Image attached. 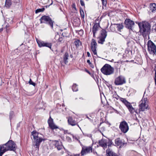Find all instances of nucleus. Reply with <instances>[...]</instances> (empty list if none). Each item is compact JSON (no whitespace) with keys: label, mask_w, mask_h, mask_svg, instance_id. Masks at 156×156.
Here are the masks:
<instances>
[{"label":"nucleus","mask_w":156,"mask_h":156,"mask_svg":"<svg viewBox=\"0 0 156 156\" xmlns=\"http://www.w3.org/2000/svg\"><path fill=\"white\" fill-rule=\"evenodd\" d=\"M16 145L12 140L9 141L6 144L0 145V156L8 151H14L16 150Z\"/></svg>","instance_id":"1"},{"label":"nucleus","mask_w":156,"mask_h":156,"mask_svg":"<svg viewBox=\"0 0 156 156\" xmlns=\"http://www.w3.org/2000/svg\"><path fill=\"white\" fill-rule=\"evenodd\" d=\"M138 25L140 28L139 31L143 36H145L150 31L151 26L148 22L142 21L139 23Z\"/></svg>","instance_id":"2"},{"label":"nucleus","mask_w":156,"mask_h":156,"mask_svg":"<svg viewBox=\"0 0 156 156\" xmlns=\"http://www.w3.org/2000/svg\"><path fill=\"white\" fill-rule=\"evenodd\" d=\"M101 72L104 74L106 75H110L113 74L114 71V69L108 64H105L101 69Z\"/></svg>","instance_id":"3"},{"label":"nucleus","mask_w":156,"mask_h":156,"mask_svg":"<svg viewBox=\"0 0 156 156\" xmlns=\"http://www.w3.org/2000/svg\"><path fill=\"white\" fill-rule=\"evenodd\" d=\"M112 141L108 138H103L99 141V145L105 149L107 148V146L110 147L112 145Z\"/></svg>","instance_id":"4"},{"label":"nucleus","mask_w":156,"mask_h":156,"mask_svg":"<svg viewBox=\"0 0 156 156\" xmlns=\"http://www.w3.org/2000/svg\"><path fill=\"white\" fill-rule=\"evenodd\" d=\"M140 111H144L148 108V103L147 98H143L140 101L139 104Z\"/></svg>","instance_id":"5"},{"label":"nucleus","mask_w":156,"mask_h":156,"mask_svg":"<svg viewBox=\"0 0 156 156\" xmlns=\"http://www.w3.org/2000/svg\"><path fill=\"white\" fill-rule=\"evenodd\" d=\"M41 23H46L48 24L52 28H53V21L49 16H44L41 17L40 19Z\"/></svg>","instance_id":"6"},{"label":"nucleus","mask_w":156,"mask_h":156,"mask_svg":"<svg viewBox=\"0 0 156 156\" xmlns=\"http://www.w3.org/2000/svg\"><path fill=\"white\" fill-rule=\"evenodd\" d=\"M147 50L151 54H155L156 52V46L151 40H149L147 43Z\"/></svg>","instance_id":"7"},{"label":"nucleus","mask_w":156,"mask_h":156,"mask_svg":"<svg viewBox=\"0 0 156 156\" xmlns=\"http://www.w3.org/2000/svg\"><path fill=\"white\" fill-rule=\"evenodd\" d=\"M107 32L105 30H102L99 36L97 37L98 43L103 44L105 41V39L107 36Z\"/></svg>","instance_id":"8"},{"label":"nucleus","mask_w":156,"mask_h":156,"mask_svg":"<svg viewBox=\"0 0 156 156\" xmlns=\"http://www.w3.org/2000/svg\"><path fill=\"white\" fill-rule=\"evenodd\" d=\"M126 83V80L123 76H120L116 78L115 80L114 83L115 85H119Z\"/></svg>","instance_id":"9"},{"label":"nucleus","mask_w":156,"mask_h":156,"mask_svg":"<svg viewBox=\"0 0 156 156\" xmlns=\"http://www.w3.org/2000/svg\"><path fill=\"white\" fill-rule=\"evenodd\" d=\"M93 148L92 146H84L82 147L81 152L82 155H84L86 154L91 153L92 151Z\"/></svg>","instance_id":"10"},{"label":"nucleus","mask_w":156,"mask_h":156,"mask_svg":"<svg viewBox=\"0 0 156 156\" xmlns=\"http://www.w3.org/2000/svg\"><path fill=\"white\" fill-rule=\"evenodd\" d=\"M90 47L94 55H97L96 48L97 44L95 39H92L90 43Z\"/></svg>","instance_id":"11"},{"label":"nucleus","mask_w":156,"mask_h":156,"mask_svg":"<svg viewBox=\"0 0 156 156\" xmlns=\"http://www.w3.org/2000/svg\"><path fill=\"white\" fill-rule=\"evenodd\" d=\"M119 128L121 131L124 133L127 132V122L125 121L121 122L119 125Z\"/></svg>","instance_id":"12"},{"label":"nucleus","mask_w":156,"mask_h":156,"mask_svg":"<svg viewBox=\"0 0 156 156\" xmlns=\"http://www.w3.org/2000/svg\"><path fill=\"white\" fill-rule=\"evenodd\" d=\"M100 27V26L99 23H94L92 29V32L94 37H96V34L98 30Z\"/></svg>","instance_id":"13"},{"label":"nucleus","mask_w":156,"mask_h":156,"mask_svg":"<svg viewBox=\"0 0 156 156\" xmlns=\"http://www.w3.org/2000/svg\"><path fill=\"white\" fill-rule=\"evenodd\" d=\"M134 25V23L133 21L130 19H127V28L129 29L130 33L131 31L133 32L132 28Z\"/></svg>","instance_id":"14"},{"label":"nucleus","mask_w":156,"mask_h":156,"mask_svg":"<svg viewBox=\"0 0 156 156\" xmlns=\"http://www.w3.org/2000/svg\"><path fill=\"white\" fill-rule=\"evenodd\" d=\"M106 152V156H117V154L110 149H107Z\"/></svg>","instance_id":"15"},{"label":"nucleus","mask_w":156,"mask_h":156,"mask_svg":"<svg viewBox=\"0 0 156 156\" xmlns=\"http://www.w3.org/2000/svg\"><path fill=\"white\" fill-rule=\"evenodd\" d=\"M68 121L69 124L72 126H74L77 124L76 122L74 120H73L71 117H69Z\"/></svg>","instance_id":"16"},{"label":"nucleus","mask_w":156,"mask_h":156,"mask_svg":"<svg viewBox=\"0 0 156 156\" xmlns=\"http://www.w3.org/2000/svg\"><path fill=\"white\" fill-rule=\"evenodd\" d=\"M124 142V141H123L122 140L119 138L116 139L115 140V144L118 146H122V145H123Z\"/></svg>","instance_id":"17"},{"label":"nucleus","mask_w":156,"mask_h":156,"mask_svg":"<svg viewBox=\"0 0 156 156\" xmlns=\"http://www.w3.org/2000/svg\"><path fill=\"white\" fill-rule=\"evenodd\" d=\"M55 39L58 42H59L60 43H62L63 42V38L62 37H60L59 35L58 34L56 35Z\"/></svg>","instance_id":"18"},{"label":"nucleus","mask_w":156,"mask_h":156,"mask_svg":"<svg viewBox=\"0 0 156 156\" xmlns=\"http://www.w3.org/2000/svg\"><path fill=\"white\" fill-rule=\"evenodd\" d=\"M150 9L152 12H155L156 11V4L155 3L151 4L150 6Z\"/></svg>","instance_id":"19"},{"label":"nucleus","mask_w":156,"mask_h":156,"mask_svg":"<svg viewBox=\"0 0 156 156\" xmlns=\"http://www.w3.org/2000/svg\"><path fill=\"white\" fill-rule=\"evenodd\" d=\"M32 135L33 136L34 140L39 138V137L38 136V133L35 131H34L31 133Z\"/></svg>","instance_id":"20"},{"label":"nucleus","mask_w":156,"mask_h":156,"mask_svg":"<svg viewBox=\"0 0 156 156\" xmlns=\"http://www.w3.org/2000/svg\"><path fill=\"white\" fill-rule=\"evenodd\" d=\"M69 55L67 52L65 53L63 57L64 61L65 63L66 64L68 62V57H69Z\"/></svg>","instance_id":"21"},{"label":"nucleus","mask_w":156,"mask_h":156,"mask_svg":"<svg viewBox=\"0 0 156 156\" xmlns=\"http://www.w3.org/2000/svg\"><path fill=\"white\" fill-rule=\"evenodd\" d=\"M74 44L76 46V48H78L82 45L81 41L79 40H75L74 42Z\"/></svg>","instance_id":"22"},{"label":"nucleus","mask_w":156,"mask_h":156,"mask_svg":"<svg viewBox=\"0 0 156 156\" xmlns=\"http://www.w3.org/2000/svg\"><path fill=\"white\" fill-rule=\"evenodd\" d=\"M36 40L39 47H44L45 42L39 40L37 38H36Z\"/></svg>","instance_id":"23"},{"label":"nucleus","mask_w":156,"mask_h":156,"mask_svg":"<svg viewBox=\"0 0 156 156\" xmlns=\"http://www.w3.org/2000/svg\"><path fill=\"white\" fill-rule=\"evenodd\" d=\"M56 147L58 150H60L63 148V146L61 144H59L58 142H57L55 144Z\"/></svg>","instance_id":"24"},{"label":"nucleus","mask_w":156,"mask_h":156,"mask_svg":"<svg viewBox=\"0 0 156 156\" xmlns=\"http://www.w3.org/2000/svg\"><path fill=\"white\" fill-rule=\"evenodd\" d=\"M12 4L11 0H6L5 6L7 8H9Z\"/></svg>","instance_id":"25"},{"label":"nucleus","mask_w":156,"mask_h":156,"mask_svg":"<svg viewBox=\"0 0 156 156\" xmlns=\"http://www.w3.org/2000/svg\"><path fill=\"white\" fill-rule=\"evenodd\" d=\"M34 140V141L35 142H37V143L39 145H40V143L42 140H43L42 138H39L35 139Z\"/></svg>","instance_id":"26"},{"label":"nucleus","mask_w":156,"mask_h":156,"mask_svg":"<svg viewBox=\"0 0 156 156\" xmlns=\"http://www.w3.org/2000/svg\"><path fill=\"white\" fill-rule=\"evenodd\" d=\"M116 27L118 30L120 31V30L123 29V26L122 24H117L116 25Z\"/></svg>","instance_id":"27"},{"label":"nucleus","mask_w":156,"mask_h":156,"mask_svg":"<svg viewBox=\"0 0 156 156\" xmlns=\"http://www.w3.org/2000/svg\"><path fill=\"white\" fill-rule=\"evenodd\" d=\"M49 126L50 128L52 129L58 128V127L56 126L53 123L49 125Z\"/></svg>","instance_id":"28"},{"label":"nucleus","mask_w":156,"mask_h":156,"mask_svg":"<svg viewBox=\"0 0 156 156\" xmlns=\"http://www.w3.org/2000/svg\"><path fill=\"white\" fill-rule=\"evenodd\" d=\"M77 85L76 84H74L72 87V89L73 91H78V88L77 87Z\"/></svg>","instance_id":"29"},{"label":"nucleus","mask_w":156,"mask_h":156,"mask_svg":"<svg viewBox=\"0 0 156 156\" xmlns=\"http://www.w3.org/2000/svg\"><path fill=\"white\" fill-rule=\"evenodd\" d=\"M52 44L51 43L45 42L44 47H46L49 48L50 49L51 48Z\"/></svg>","instance_id":"30"},{"label":"nucleus","mask_w":156,"mask_h":156,"mask_svg":"<svg viewBox=\"0 0 156 156\" xmlns=\"http://www.w3.org/2000/svg\"><path fill=\"white\" fill-rule=\"evenodd\" d=\"M33 146L35 148L37 149L38 151L39 150L40 145H39L37 143V142H35L34 141Z\"/></svg>","instance_id":"31"},{"label":"nucleus","mask_w":156,"mask_h":156,"mask_svg":"<svg viewBox=\"0 0 156 156\" xmlns=\"http://www.w3.org/2000/svg\"><path fill=\"white\" fill-rule=\"evenodd\" d=\"M44 9H45L44 8L41 9H38L36 10L35 13H37L40 12H42L44 10Z\"/></svg>","instance_id":"32"},{"label":"nucleus","mask_w":156,"mask_h":156,"mask_svg":"<svg viewBox=\"0 0 156 156\" xmlns=\"http://www.w3.org/2000/svg\"><path fill=\"white\" fill-rule=\"evenodd\" d=\"M120 101L122 102L127 106V101L124 98H120Z\"/></svg>","instance_id":"33"},{"label":"nucleus","mask_w":156,"mask_h":156,"mask_svg":"<svg viewBox=\"0 0 156 156\" xmlns=\"http://www.w3.org/2000/svg\"><path fill=\"white\" fill-rule=\"evenodd\" d=\"M149 89L148 88H147L146 89L144 92V97L145 95L147 96L148 95V94L149 93Z\"/></svg>","instance_id":"34"},{"label":"nucleus","mask_w":156,"mask_h":156,"mask_svg":"<svg viewBox=\"0 0 156 156\" xmlns=\"http://www.w3.org/2000/svg\"><path fill=\"white\" fill-rule=\"evenodd\" d=\"M48 122L49 125L51 124V123H53V119L52 118H51L50 116V117L48 121Z\"/></svg>","instance_id":"35"},{"label":"nucleus","mask_w":156,"mask_h":156,"mask_svg":"<svg viewBox=\"0 0 156 156\" xmlns=\"http://www.w3.org/2000/svg\"><path fill=\"white\" fill-rule=\"evenodd\" d=\"M29 83L30 85H32L34 86H35L36 85V83L33 82L31 80V79H30L29 81Z\"/></svg>","instance_id":"36"},{"label":"nucleus","mask_w":156,"mask_h":156,"mask_svg":"<svg viewBox=\"0 0 156 156\" xmlns=\"http://www.w3.org/2000/svg\"><path fill=\"white\" fill-rule=\"evenodd\" d=\"M14 116V112L12 111L10 112L9 114V118L11 120Z\"/></svg>","instance_id":"37"},{"label":"nucleus","mask_w":156,"mask_h":156,"mask_svg":"<svg viewBox=\"0 0 156 156\" xmlns=\"http://www.w3.org/2000/svg\"><path fill=\"white\" fill-rule=\"evenodd\" d=\"M128 110L131 113H133L134 112H135V110L133 108H130V109L129 108V109H128Z\"/></svg>","instance_id":"38"},{"label":"nucleus","mask_w":156,"mask_h":156,"mask_svg":"<svg viewBox=\"0 0 156 156\" xmlns=\"http://www.w3.org/2000/svg\"><path fill=\"white\" fill-rule=\"evenodd\" d=\"M133 108V107L131 105V104L129 102L127 101V108L128 109H129V108L130 109V108Z\"/></svg>","instance_id":"39"},{"label":"nucleus","mask_w":156,"mask_h":156,"mask_svg":"<svg viewBox=\"0 0 156 156\" xmlns=\"http://www.w3.org/2000/svg\"><path fill=\"white\" fill-rule=\"evenodd\" d=\"M80 13L82 18H84V14L83 10H80Z\"/></svg>","instance_id":"40"},{"label":"nucleus","mask_w":156,"mask_h":156,"mask_svg":"<svg viewBox=\"0 0 156 156\" xmlns=\"http://www.w3.org/2000/svg\"><path fill=\"white\" fill-rule=\"evenodd\" d=\"M102 4L103 5L105 6L107 4V2L106 0H101Z\"/></svg>","instance_id":"41"},{"label":"nucleus","mask_w":156,"mask_h":156,"mask_svg":"<svg viewBox=\"0 0 156 156\" xmlns=\"http://www.w3.org/2000/svg\"><path fill=\"white\" fill-rule=\"evenodd\" d=\"M72 7L73 8H74L75 10H76V4L75 3H73L72 5Z\"/></svg>","instance_id":"42"},{"label":"nucleus","mask_w":156,"mask_h":156,"mask_svg":"<svg viewBox=\"0 0 156 156\" xmlns=\"http://www.w3.org/2000/svg\"><path fill=\"white\" fill-rule=\"evenodd\" d=\"M80 4L82 6H84L85 4L83 1L82 0H80Z\"/></svg>","instance_id":"43"},{"label":"nucleus","mask_w":156,"mask_h":156,"mask_svg":"<svg viewBox=\"0 0 156 156\" xmlns=\"http://www.w3.org/2000/svg\"><path fill=\"white\" fill-rule=\"evenodd\" d=\"M48 0H41V1H42V2L44 4L47 3L48 2Z\"/></svg>","instance_id":"44"},{"label":"nucleus","mask_w":156,"mask_h":156,"mask_svg":"<svg viewBox=\"0 0 156 156\" xmlns=\"http://www.w3.org/2000/svg\"><path fill=\"white\" fill-rule=\"evenodd\" d=\"M154 80L155 82V84L156 85V70L155 71V73L154 74Z\"/></svg>","instance_id":"45"},{"label":"nucleus","mask_w":156,"mask_h":156,"mask_svg":"<svg viewBox=\"0 0 156 156\" xmlns=\"http://www.w3.org/2000/svg\"><path fill=\"white\" fill-rule=\"evenodd\" d=\"M73 138L74 139H75V140H78L77 138L76 137V136H74L73 135H72Z\"/></svg>","instance_id":"46"},{"label":"nucleus","mask_w":156,"mask_h":156,"mask_svg":"<svg viewBox=\"0 0 156 156\" xmlns=\"http://www.w3.org/2000/svg\"><path fill=\"white\" fill-rule=\"evenodd\" d=\"M114 26V25H111L110 27V29L112 30V31H114V30H112V27H113V26Z\"/></svg>","instance_id":"47"},{"label":"nucleus","mask_w":156,"mask_h":156,"mask_svg":"<svg viewBox=\"0 0 156 156\" xmlns=\"http://www.w3.org/2000/svg\"><path fill=\"white\" fill-rule=\"evenodd\" d=\"M87 55L88 57H90V53L89 52H87Z\"/></svg>","instance_id":"48"},{"label":"nucleus","mask_w":156,"mask_h":156,"mask_svg":"<svg viewBox=\"0 0 156 156\" xmlns=\"http://www.w3.org/2000/svg\"><path fill=\"white\" fill-rule=\"evenodd\" d=\"M90 66L92 68H94V66L93 65V64L91 63V64H89Z\"/></svg>","instance_id":"49"},{"label":"nucleus","mask_w":156,"mask_h":156,"mask_svg":"<svg viewBox=\"0 0 156 156\" xmlns=\"http://www.w3.org/2000/svg\"><path fill=\"white\" fill-rule=\"evenodd\" d=\"M87 62L89 64H91V62H90V60H88L87 61Z\"/></svg>","instance_id":"50"},{"label":"nucleus","mask_w":156,"mask_h":156,"mask_svg":"<svg viewBox=\"0 0 156 156\" xmlns=\"http://www.w3.org/2000/svg\"><path fill=\"white\" fill-rule=\"evenodd\" d=\"M6 31L7 32H8L9 30H8V29H7V28L8 27L7 25H6Z\"/></svg>","instance_id":"51"},{"label":"nucleus","mask_w":156,"mask_h":156,"mask_svg":"<svg viewBox=\"0 0 156 156\" xmlns=\"http://www.w3.org/2000/svg\"><path fill=\"white\" fill-rule=\"evenodd\" d=\"M86 72L87 73H88L89 74H90V72H89L88 70H86Z\"/></svg>","instance_id":"52"},{"label":"nucleus","mask_w":156,"mask_h":156,"mask_svg":"<svg viewBox=\"0 0 156 156\" xmlns=\"http://www.w3.org/2000/svg\"><path fill=\"white\" fill-rule=\"evenodd\" d=\"M133 60H131L130 61H128V60L127 61V62H133Z\"/></svg>","instance_id":"53"},{"label":"nucleus","mask_w":156,"mask_h":156,"mask_svg":"<svg viewBox=\"0 0 156 156\" xmlns=\"http://www.w3.org/2000/svg\"><path fill=\"white\" fill-rule=\"evenodd\" d=\"M127 22V19H126L125 21V23L126 24V22Z\"/></svg>","instance_id":"54"},{"label":"nucleus","mask_w":156,"mask_h":156,"mask_svg":"<svg viewBox=\"0 0 156 156\" xmlns=\"http://www.w3.org/2000/svg\"><path fill=\"white\" fill-rule=\"evenodd\" d=\"M103 16H103V15L101 17V18Z\"/></svg>","instance_id":"55"},{"label":"nucleus","mask_w":156,"mask_h":156,"mask_svg":"<svg viewBox=\"0 0 156 156\" xmlns=\"http://www.w3.org/2000/svg\"><path fill=\"white\" fill-rule=\"evenodd\" d=\"M2 29H0V32L2 31Z\"/></svg>","instance_id":"56"},{"label":"nucleus","mask_w":156,"mask_h":156,"mask_svg":"<svg viewBox=\"0 0 156 156\" xmlns=\"http://www.w3.org/2000/svg\"><path fill=\"white\" fill-rule=\"evenodd\" d=\"M129 130V127L127 125V131L128 130Z\"/></svg>","instance_id":"57"},{"label":"nucleus","mask_w":156,"mask_h":156,"mask_svg":"<svg viewBox=\"0 0 156 156\" xmlns=\"http://www.w3.org/2000/svg\"><path fill=\"white\" fill-rule=\"evenodd\" d=\"M66 133H67V131H66L65 132V134Z\"/></svg>","instance_id":"58"},{"label":"nucleus","mask_w":156,"mask_h":156,"mask_svg":"<svg viewBox=\"0 0 156 156\" xmlns=\"http://www.w3.org/2000/svg\"><path fill=\"white\" fill-rule=\"evenodd\" d=\"M156 27H155V30H156V25L155 26Z\"/></svg>","instance_id":"59"}]
</instances>
